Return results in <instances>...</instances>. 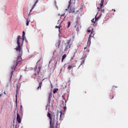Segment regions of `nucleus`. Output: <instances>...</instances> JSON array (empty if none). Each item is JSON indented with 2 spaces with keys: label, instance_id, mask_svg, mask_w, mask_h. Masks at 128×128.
Wrapping results in <instances>:
<instances>
[{
  "label": "nucleus",
  "instance_id": "obj_2",
  "mask_svg": "<svg viewBox=\"0 0 128 128\" xmlns=\"http://www.w3.org/2000/svg\"><path fill=\"white\" fill-rule=\"evenodd\" d=\"M47 116L50 120V128H58V118H54L52 114H50V112H48Z\"/></svg>",
  "mask_w": 128,
  "mask_h": 128
},
{
  "label": "nucleus",
  "instance_id": "obj_29",
  "mask_svg": "<svg viewBox=\"0 0 128 128\" xmlns=\"http://www.w3.org/2000/svg\"><path fill=\"white\" fill-rule=\"evenodd\" d=\"M114 98V96H112V98H111V100H112Z\"/></svg>",
  "mask_w": 128,
  "mask_h": 128
},
{
  "label": "nucleus",
  "instance_id": "obj_26",
  "mask_svg": "<svg viewBox=\"0 0 128 128\" xmlns=\"http://www.w3.org/2000/svg\"><path fill=\"white\" fill-rule=\"evenodd\" d=\"M60 16H61V18H62V16H64V14H62Z\"/></svg>",
  "mask_w": 128,
  "mask_h": 128
},
{
  "label": "nucleus",
  "instance_id": "obj_11",
  "mask_svg": "<svg viewBox=\"0 0 128 128\" xmlns=\"http://www.w3.org/2000/svg\"><path fill=\"white\" fill-rule=\"evenodd\" d=\"M39 0H36V2H35L34 4L32 6V9L30 10V12H29L28 16H30V12H32V10H34V7L36 6V4H38V2Z\"/></svg>",
  "mask_w": 128,
  "mask_h": 128
},
{
  "label": "nucleus",
  "instance_id": "obj_23",
  "mask_svg": "<svg viewBox=\"0 0 128 128\" xmlns=\"http://www.w3.org/2000/svg\"><path fill=\"white\" fill-rule=\"evenodd\" d=\"M63 108H64V112H66V106H64Z\"/></svg>",
  "mask_w": 128,
  "mask_h": 128
},
{
  "label": "nucleus",
  "instance_id": "obj_1",
  "mask_svg": "<svg viewBox=\"0 0 128 128\" xmlns=\"http://www.w3.org/2000/svg\"><path fill=\"white\" fill-rule=\"evenodd\" d=\"M26 34V32L24 31L22 32V38H20V36H18L17 37L16 41L18 46L16 48H14L17 52L19 53V56H18L17 59L14 62V64L12 66L11 68L14 69L12 72L10 73V78H12V74L14 72V70L16 68V66L18 64L19 62H22V44H24V35Z\"/></svg>",
  "mask_w": 128,
  "mask_h": 128
},
{
  "label": "nucleus",
  "instance_id": "obj_32",
  "mask_svg": "<svg viewBox=\"0 0 128 128\" xmlns=\"http://www.w3.org/2000/svg\"><path fill=\"white\" fill-rule=\"evenodd\" d=\"M64 18H66V17H64Z\"/></svg>",
  "mask_w": 128,
  "mask_h": 128
},
{
  "label": "nucleus",
  "instance_id": "obj_12",
  "mask_svg": "<svg viewBox=\"0 0 128 128\" xmlns=\"http://www.w3.org/2000/svg\"><path fill=\"white\" fill-rule=\"evenodd\" d=\"M44 78L42 79V81L39 82L38 86L37 88V90H38L42 88V82H44Z\"/></svg>",
  "mask_w": 128,
  "mask_h": 128
},
{
  "label": "nucleus",
  "instance_id": "obj_10",
  "mask_svg": "<svg viewBox=\"0 0 128 128\" xmlns=\"http://www.w3.org/2000/svg\"><path fill=\"white\" fill-rule=\"evenodd\" d=\"M16 120L18 124H20V122H22V117H20V116L18 113H17Z\"/></svg>",
  "mask_w": 128,
  "mask_h": 128
},
{
  "label": "nucleus",
  "instance_id": "obj_24",
  "mask_svg": "<svg viewBox=\"0 0 128 128\" xmlns=\"http://www.w3.org/2000/svg\"><path fill=\"white\" fill-rule=\"evenodd\" d=\"M84 50H86V52L88 50V47L84 48Z\"/></svg>",
  "mask_w": 128,
  "mask_h": 128
},
{
  "label": "nucleus",
  "instance_id": "obj_22",
  "mask_svg": "<svg viewBox=\"0 0 128 128\" xmlns=\"http://www.w3.org/2000/svg\"><path fill=\"white\" fill-rule=\"evenodd\" d=\"M56 90H53V94H56Z\"/></svg>",
  "mask_w": 128,
  "mask_h": 128
},
{
  "label": "nucleus",
  "instance_id": "obj_5",
  "mask_svg": "<svg viewBox=\"0 0 128 128\" xmlns=\"http://www.w3.org/2000/svg\"><path fill=\"white\" fill-rule=\"evenodd\" d=\"M104 0H101V2L100 3V8H100L101 14L99 18H100V16H102V14L104 12V9L102 8V7L104 6Z\"/></svg>",
  "mask_w": 128,
  "mask_h": 128
},
{
  "label": "nucleus",
  "instance_id": "obj_31",
  "mask_svg": "<svg viewBox=\"0 0 128 128\" xmlns=\"http://www.w3.org/2000/svg\"><path fill=\"white\" fill-rule=\"evenodd\" d=\"M88 52H90V50H88Z\"/></svg>",
  "mask_w": 128,
  "mask_h": 128
},
{
  "label": "nucleus",
  "instance_id": "obj_36",
  "mask_svg": "<svg viewBox=\"0 0 128 128\" xmlns=\"http://www.w3.org/2000/svg\"><path fill=\"white\" fill-rule=\"evenodd\" d=\"M114 86H113V88H114Z\"/></svg>",
  "mask_w": 128,
  "mask_h": 128
},
{
  "label": "nucleus",
  "instance_id": "obj_20",
  "mask_svg": "<svg viewBox=\"0 0 128 128\" xmlns=\"http://www.w3.org/2000/svg\"><path fill=\"white\" fill-rule=\"evenodd\" d=\"M67 24H68L67 28H68L70 26V22H68Z\"/></svg>",
  "mask_w": 128,
  "mask_h": 128
},
{
  "label": "nucleus",
  "instance_id": "obj_35",
  "mask_svg": "<svg viewBox=\"0 0 128 128\" xmlns=\"http://www.w3.org/2000/svg\"><path fill=\"white\" fill-rule=\"evenodd\" d=\"M57 116H58V114H57Z\"/></svg>",
  "mask_w": 128,
  "mask_h": 128
},
{
  "label": "nucleus",
  "instance_id": "obj_34",
  "mask_svg": "<svg viewBox=\"0 0 128 128\" xmlns=\"http://www.w3.org/2000/svg\"><path fill=\"white\" fill-rule=\"evenodd\" d=\"M114 12H116V10H114Z\"/></svg>",
  "mask_w": 128,
  "mask_h": 128
},
{
  "label": "nucleus",
  "instance_id": "obj_33",
  "mask_svg": "<svg viewBox=\"0 0 128 128\" xmlns=\"http://www.w3.org/2000/svg\"><path fill=\"white\" fill-rule=\"evenodd\" d=\"M98 8V10H100V8Z\"/></svg>",
  "mask_w": 128,
  "mask_h": 128
},
{
  "label": "nucleus",
  "instance_id": "obj_27",
  "mask_svg": "<svg viewBox=\"0 0 128 128\" xmlns=\"http://www.w3.org/2000/svg\"><path fill=\"white\" fill-rule=\"evenodd\" d=\"M4 94H6V92H4Z\"/></svg>",
  "mask_w": 128,
  "mask_h": 128
},
{
  "label": "nucleus",
  "instance_id": "obj_21",
  "mask_svg": "<svg viewBox=\"0 0 128 128\" xmlns=\"http://www.w3.org/2000/svg\"><path fill=\"white\" fill-rule=\"evenodd\" d=\"M29 22H30V20H27L26 22V26H28Z\"/></svg>",
  "mask_w": 128,
  "mask_h": 128
},
{
  "label": "nucleus",
  "instance_id": "obj_25",
  "mask_svg": "<svg viewBox=\"0 0 128 128\" xmlns=\"http://www.w3.org/2000/svg\"><path fill=\"white\" fill-rule=\"evenodd\" d=\"M88 32H92V30H88Z\"/></svg>",
  "mask_w": 128,
  "mask_h": 128
},
{
  "label": "nucleus",
  "instance_id": "obj_19",
  "mask_svg": "<svg viewBox=\"0 0 128 128\" xmlns=\"http://www.w3.org/2000/svg\"><path fill=\"white\" fill-rule=\"evenodd\" d=\"M60 26H56V28H58L59 32H60Z\"/></svg>",
  "mask_w": 128,
  "mask_h": 128
},
{
  "label": "nucleus",
  "instance_id": "obj_13",
  "mask_svg": "<svg viewBox=\"0 0 128 128\" xmlns=\"http://www.w3.org/2000/svg\"><path fill=\"white\" fill-rule=\"evenodd\" d=\"M52 92H50L48 93V102H50L52 100Z\"/></svg>",
  "mask_w": 128,
  "mask_h": 128
},
{
  "label": "nucleus",
  "instance_id": "obj_6",
  "mask_svg": "<svg viewBox=\"0 0 128 128\" xmlns=\"http://www.w3.org/2000/svg\"><path fill=\"white\" fill-rule=\"evenodd\" d=\"M71 65H68V70H70L72 68H76V63L74 62V64L72 63V60H70Z\"/></svg>",
  "mask_w": 128,
  "mask_h": 128
},
{
  "label": "nucleus",
  "instance_id": "obj_7",
  "mask_svg": "<svg viewBox=\"0 0 128 128\" xmlns=\"http://www.w3.org/2000/svg\"><path fill=\"white\" fill-rule=\"evenodd\" d=\"M94 32H92L90 34L89 36V38H88V41L87 42V44H88L89 46H90V44H92L90 40H92V38H94Z\"/></svg>",
  "mask_w": 128,
  "mask_h": 128
},
{
  "label": "nucleus",
  "instance_id": "obj_18",
  "mask_svg": "<svg viewBox=\"0 0 128 128\" xmlns=\"http://www.w3.org/2000/svg\"><path fill=\"white\" fill-rule=\"evenodd\" d=\"M56 44L58 45V48H60V41H58L57 42Z\"/></svg>",
  "mask_w": 128,
  "mask_h": 128
},
{
  "label": "nucleus",
  "instance_id": "obj_14",
  "mask_svg": "<svg viewBox=\"0 0 128 128\" xmlns=\"http://www.w3.org/2000/svg\"><path fill=\"white\" fill-rule=\"evenodd\" d=\"M40 74V71L37 72L36 73H34L32 74V76L33 78H36V76Z\"/></svg>",
  "mask_w": 128,
  "mask_h": 128
},
{
  "label": "nucleus",
  "instance_id": "obj_4",
  "mask_svg": "<svg viewBox=\"0 0 128 128\" xmlns=\"http://www.w3.org/2000/svg\"><path fill=\"white\" fill-rule=\"evenodd\" d=\"M70 40H68L67 42L64 44V51L68 50V48H70V46H72V44H70Z\"/></svg>",
  "mask_w": 128,
  "mask_h": 128
},
{
  "label": "nucleus",
  "instance_id": "obj_15",
  "mask_svg": "<svg viewBox=\"0 0 128 128\" xmlns=\"http://www.w3.org/2000/svg\"><path fill=\"white\" fill-rule=\"evenodd\" d=\"M100 18V17L96 18V17L95 20L94 18H93L92 20V22H96V20H98V19Z\"/></svg>",
  "mask_w": 128,
  "mask_h": 128
},
{
  "label": "nucleus",
  "instance_id": "obj_16",
  "mask_svg": "<svg viewBox=\"0 0 128 128\" xmlns=\"http://www.w3.org/2000/svg\"><path fill=\"white\" fill-rule=\"evenodd\" d=\"M66 58V54H64L62 56V62H64V58Z\"/></svg>",
  "mask_w": 128,
  "mask_h": 128
},
{
  "label": "nucleus",
  "instance_id": "obj_8",
  "mask_svg": "<svg viewBox=\"0 0 128 128\" xmlns=\"http://www.w3.org/2000/svg\"><path fill=\"white\" fill-rule=\"evenodd\" d=\"M64 118V110H60V115L59 117V120H62V118Z\"/></svg>",
  "mask_w": 128,
  "mask_h": 128
},
{
  "label": "nucleus",
  "instance_id": "obj_3",
  "mask_svg": "<svg viewBox=\"0 0 128 128\" xmlns=\"http://www.w3.org/2000/svg\"><path fill=\"white\" fill-rule=\"evenodd\" d=\"M66 10H68L69 14L70 13H74L76 12V8H74V6H70V2H69V4L68 8V9H66Z\"/></svg>",
  "mask_w": 128,
  "mask_h": 128
},
{
  "label": "nucleus",
  "instance_id": "obj_37",
  "mask_svg": "<svg viewBox=\"0 0 128 128\" xmlns=\"http://www.w3.org/2000/svg\"><path fill=\"white\" fill-rule=\"evenodd\" d=\"M85 94H86V92H85Z\"/></svg>",
  "mask_w": 128,
  "mask_h": 128
},
{
  "label": "nucleus",
  "instance_id": "obj_38",
  "mask_svg": "<svg viewBox=\"0 0 128 128\" xmlns=\"http://www.w3.org/2000/svg\"><path fill=\"white\" fill-rule=\"evenodd\" d=\"M78 68H80V66H78Z\"/></svg>",
  "mask_w": 128,
  "mask_h": 128
},
{
  "label": "nucleus",
  "instance_id": "obj_30",
  "mask_svg": "<svg viewBox=\"0 0 128 128\" xmlns=\"http://www.w3.org/2000/svg\"><path fill=\"white\" fill-rule=\"evenodd\" d=\"M65 104H66V100H65Z\"/></svg>",
  "mask_w": 128,
  "mask_h": 128
},
{
  "label": "nucleus",
  "instance_id": "obj_17",
  "mask_svg": "<svg viewBox=\"0 0 128 128\" xmlns=\"http://www.w3.org/2000/svg\"><path fill=\"white\" fill-rule=\"evenodd\" d=\"M81 60H82V61L81 62L80 64H84V58H82Z\"/></svg>",
  "mask_w": 128,
  "mask_h": 128
},
{
  "label": "nucleus",
  "instance_id": "obj_9",
  "mask_svg": "<svg viewBox=\"0 0 128 128\" xmlns=\"http://www.w3.org/2000/svg\"><path fill=\"white\" fill-rule=\"evenodd\" d=\"M74 28H76V30H77V32H78L79 30H78V26H80V23H78V20L77 19L75 22H74Z\"/></svg>",
  "mask_w": 128,
  "mask_h": 128
},
{
  "label": "nucleus",
  "instance_id": "obj_28",
  "mask_svg": "<svg viewBox=\"0 0 128 128\" xmlns=\"http://www.w3.org/2000/svg\"><path fill=\"white\" fill-rule=\"evenodd\" d=\"M2 96V94H0V96Z\"/></svg>",
  "mask_w": 128,
  "mask_h": 128
}]
</instances>
